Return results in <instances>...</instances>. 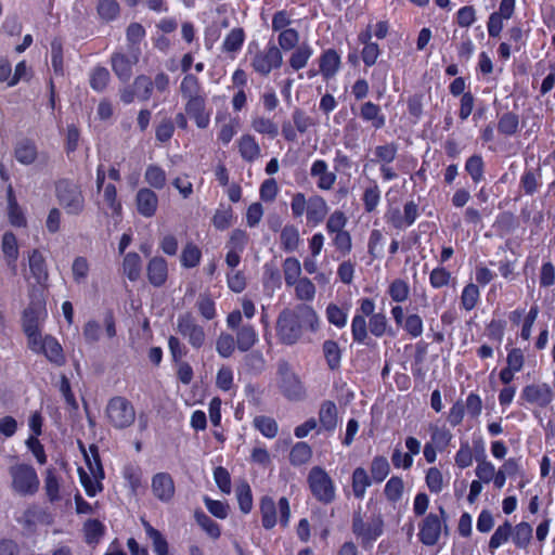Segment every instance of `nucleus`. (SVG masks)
<instances>
[{
	"label": "nucleus",
	"mask_w": 555,
	"mask_h": 555,
	"mask_svg": "<svg viewBox=\"0 0 555 555\" xmlns=\"http://www.w3.org/2000/svg\"><path fill=\"white\" fill-rule=\"evenodd\" d=\"M109 81V72L102 66L95 67L90 75V86L93 90L103 91Z\"/></svg>",
	"instance_id": "4d7b16f0"
},
{
	"label": "nucleus",
	"mask_w": 555,
	"mask_h": 555,
	"mask_svg": "<svg viewBox=\"0 0 555 555\" xmlns=\"http://www.w3.org/2000/svg\"><path fill=\"white\" fill-rule=\"evenodd\" d=\"M312 495L323 504H331L336 498V488L331 476L320 466H313L307 477Z\"/></svg>",
	"instance_id": "6e6552de"
},
{
	"label": "nucleus",
	"mask_w": 555,
	"mask_h": 555,
	"mask_svg": "<svg viewBox=\"0 0 555 555\" xmlns=\"http://www.w3.org/2000/svg\"><path fill=\"white\" fill-rule=\"evenodd\" d=\"M39 353H43L51 363L57 366H62L66 362L62 346L49 335L43 337V345H41Z\"/></svg>",
	"instance_id": "412c9836"
},
{
	"label": "nucleus",
	"mask_w": 555,
	"mask_h": 555,
	"mask_svg": "<svg viewBox=\"0 0 555 555\" xmlns=\"http://www.w3.org/2000/svg\"><path fill=\"white\" fill-rule=\"evenodd\" d=\"M310 175L317 179V186L323 191H330L334 188L337 176L335 171H330L325 160H315L311 168Z\"/></svg>",
	"instance_id": "dca6fc26"
},
{
	"label": "nucleus",
	"mask_w": 555,
	"mask_h": 555,
	"mask_svg": "<svg viewBox=\"0 0 555 555\" xmlns=\"http://www.w3.org/2000/svg\"><path fill=\"white\" fill-rule=\"evenodd\" d=\"M12 479V490L20 495H33L39 489V478L35 468L28 464L20 463L9 469Z\"/></svg>",
	"instance_id": "0eeeda50"
},
{
	"label": "nucleus",
	"mask_w": 555,
	"mask_h": 555,
	"mask_svg": "<svg viewBox=\"0 0 555 555\" xmlns=\"http://www.w3.org/2000/svg\"><path fill=\"white\" fill-rule=\"evenodd\" d=\"M519 125L518 116L514 113H505L501 116L498 130L505 135H513L517 132Z\"/></svg>",
	"instance_id": "13d9d810"
},
{
	"label": "nucleus",
	"mask_w": 555,
	"mask_h": 555,
	"mask_svg": "<svg viewBox=\"0 0 555 555\" xmlns=\"http://www.w3.org/2000/svg\"><path fill=\"white\" fill-rule=\"evenodd\" d=\"M533 529L528 522H520L512 527V539L517 547L525 548L532 539Z\"/></svg>",
	"instance_id": "f704fd0d"
},
{
	"label": "nucleus",
	"mask_w": 555,
	"mask_h": 555,
	"mask_svg": "<svg viewBox=\"0 0 555 555\" xmlns=\"http://www.w3.org/2000/svg\"><path fill=\"white\" fill-rule=\"evenodd\" d=\"M404 489V483L401 477H391L384 489L386 499L390 502H397L401 499Z\"/></svg>",
	"instance_id": "864d4df0"
},
{
	"label": "nucleus",
	"mask_w": 555,
	"mask_h": 555,
	"mask_svg": "<svg viewBox=\"0 0 555 555\" xmlns=\"http://www.w3.org/2000/svg\"><path fill=\"white\" fill-rule=\"evenodd\" d=\"M135 206L138 212L141 216L151 218L156 214L158 207V196L153 190L149 188H142L137 192Z\"/></svg>",
	"instance_id": "a211bd4d"
},
{
	"label": "nucleus",
	"mask_w": 555,
	"mask_h": 555,
	"mask_svg": "<svg viewBox=\"0 0 555 555\" xmlns=\"http://www.w3.org/2000/svg\"><path fill=\"white\" fill-rule=\"evenodd\" d=\"M512 538V525L509 521H505L503 525L499 526L489 541V548L491 551L496 550L503 543L507 542Z\"/></svg>",
	"instance_id": "49530a36"
},
{
	"label": "nucleus",
	"mask_w": 555,
	"mask_h": 555,
	"mask_svg": "<svg viewBox=\"0 0 555 555\" xmlns=\"http://www.w3.org/2000/svg\"><path fill=\"white\" fill-rule=\"evenodd\" d=\"M185 113L194 119L198 128L205 129L209 125L210 115L206 111L205 95L189 99L185 103Z\"/></svg>",
	"instance_id": "f3484780"
},
{
	"label": "nucleus",
	"mask_w": 555,
	"mask_h": 555,
	"mask_svg": "<svg viewBox=\"0 0 555 555\" xmlns=\"http://www.w3.org/2000/svg\"><path fill=\"white\" fill-rule=\"evenodd\" d=\"M374 157L370 160L371 163L384 165L390 164L395 160L398 146L396 143H387L384 145H377L374 151Z\"/></svg>",
	"instance_id": "72a5a7b5"
},
{
	"label": "nucleus",
	"mask_w": 555,
	"mask_h": 555,
	"mask_svg": "<svg viewBox=\"0 0 555 555\" xmlns=\"http://www.w3.org/2000/svg\"><path fill=\"white\" fill-rule=\"evenodd\" d=\"M149 282L155 287H162L168 278V263L160 256L153 257L146 266Z\"/></svg>",
	"instance_id": "aec40b11"
},
{
	"label": "nucleus",
	"mask_w": 555,
	"mask_h": 555,
	"mask_svg": "<svg viewBox=\"0 0 555 555\" xmlns=\"http://www.w3.org/2000/svg\"><path fill=\"white\" fill-rule=\"evenodd\" d=\"M153 494L162 502H169L175 495V482L168 473H158L152 478Z\"/></svg>",
	"instance_id": "6ab92c4d"
},
{
	"label": "nucleus",
	"mask_w": 555,
	"mask_h": 555,
	"mask_svg": "<svg viewBox=\"0 0 555 555\" xmlns=\"http://www.w3.org/2000/svg\"><path fill=\"white\" fill-rule=\"evenodd\" d=\"M8 198H9V219L10 222L15 227H24L26 225V219L21 207L17 205L12 186H9L8 190Z\"/></svg>",
	"instance_id": "de8ad7c7"
},
{
	"label": "nucleus",
	"mask_w": 555,
	"mask_h": 555,
	"mask_svg": "<svg viewBox=\"0 0 555 555\" xmlns=\"http://www.w3.org/2000/svg\"><path fill=\"white\" fill-rule=\"evenodd\" d=\"M201 257V249L195 244L188 243L181 253V264L184 268H194L199 263Z\"/></svg>",
	"instance_id": "09e8293b"
},
{
	"label": "nucleus",
	"mask_w": 555,
	"mask_h": 555,
	"mask_svg": "<svg viewBox=\"0 0 555 555\" xmlns=\"http://www.w3.org/2000/svg\"><path fill=\"white\" fill-rule=\"evenodd\" d=\"M372 477L369 476L363 467H357L352 473V492L357 499H363L366 489L372 485Z\"/></svg>",
	"instance_id": "cd10ccee"
},
{
	"label": "nucleus",
	"mask_w": 555,
	"mask_h": 555,
	"mask_svg": "<svg viewBox=\"0 0 555 555\" xmlns=\"http://www.w3.org/2000/svg\"><path fill=\"white\" fill-rule=\"evenodd\" d=\"M245 34L242 28L232 29L223 41V50L225 52H236L244 42Z\"/></svg>",
	"instance_id": "052dcab7"
},
{
	"label": "nucleus",
	"mask_w": 555,
	"mask_h": 555,
	"mask_svg": "<svg viewBox=\"0 0 555 555\" xmlns=\"http://www.w3.org/2000/svg\"><path fill=\"white\" fill-rule=\"evenodd\" d=\"M351 530L357 540L364 550L371 548L373 543L384 532V520L378 516L364 521L360 512H356L352 517Z\"/></svg>",
	"instance_id": "39448f33"
},
{
	"label": "nucleus",
	"mask_w": 555,
	"mask_h": 555,
	"mask_svg": "<svg viewBox=\"0 0 555 555\" xmlns=\"http://www.w3.org/2000/svg\"><path fill=\"white\" fill-rule=\"evenodd\" d=\"M323 353L331 370H336L339 367L341 351L336 341L325 340L323 343Z\"/></svg>",
	"instance_id": "58836bf2"
},
{
	"label": "nucleus",
	"mask_w": 555,
	"mask_h": 555,
	"mask_svg": "<svg viewBox=\"0 0 555 555\" xmlns=\"http://www.w3.org/2000/svg\"><path fill=\"white\" fill-rule=\"evenodd\" d=\"M520 398L530 404L545 408L552 402L554 391L546 383H534L522 389Z\"/></svg>",
	"instance_id": "f8f14e48"
},
{
	"label": "nucleus",
	"mask_w": 555,
	"mask_h": 555,
	"mask_svg": "<svg viewBox=\"0 0 555 555\" xmlns=\"http://www.w3.org/2000/svg\"><path fill=\"white\" fill-rule=\"evenodd\" d=\"M235 339L229 333H220L216 340V350L218 354L222 358H229L233 354L235 350Z\"/></svg>",
	"instance_id": "3c124183"
},
{
	"label": "nucleus",
	"mask_w": 555,
	"mask_h": 555,
	"mask_svg": "<svg viewBox=\"0 0 555 555\" xmlns=\"http://www.w3.org/2000/svg\"><path fill=\"white\" fill-rule=\"evenodd\" d=\"M259 509L261 514V524L264 529H272L276 522V505L271 496L264 495L261 498L259 503Z\"/></svg>",
	"instance_id": "b1692460"
},
{
	"label": "nucleus",
	"mask_w": 555,
	"mask_h": 555,
	"mask_svg": "<svg viewBox=\"0 0 555 555\" xmlns=\"http://www.w3.org/2000/svg\"><path fill=\"white\" fill-rule=\"evenodd\" d=\"M15 158L24 165L33 164L37 158L36 144L30 140H22L15 146Z\"/></svg>",
	"instance_id": "2f4dec72"
},
{
	"label": "nucleus",
	"mask_w": 555,
	"mask_h": 555,
	"mask_svg": "<svg viewBox=\"0 0 555 555\" xmlns=\"http://www.w3.org/2000/svg\"><path fill=\"white\" fill-rule=\"evenodd\" d=\"M319 421L325 430L332 431L336 428L338 422V411L336 404L333 401L327 400L321 404L319 411Z\"/></svg>",
	"instance_id": "5701e85b"
},
{
	"label": "nucleus",
	"mask_w": 555,
	"mask_h": 555,
	"mask_svg": "<svg viewBox=\"0 0 555 555\" xmlns=\"http://www.w3.org/2000/svg\"><path fill=\"white\" fill-rule=\"evenodd\" d=\"M177 332L195 349L204 346L206 333L191 312L182 313L177 320Z\"/></svg>",
	"instance_id": "1a4fd4ad"
},
{
	"label": "nucleus",
	"mask_w": 555,
	"mask_h": 555,
	"mask_svg": "<svg viewBox=\"0 0 555 555\" xmlns=\"http://www.w3.org/2000/svg\"><path fill=\"white\" fill-rule=\"evenodd\" d=\"M254 426L267 438H274L278 435L279 426L275 420L260 415L254 418Z\"/></svg>",
	"instance_id": "a18cd8bd"
},
{
	"label": "nucleus",
	"mask_w": 555,
	"mask_h": 555,
	"mask_svg": "<svg viewBox=\"0 0 555 555\" xmlns=\"http://www.w3.org/2000/svg\"><path fill=\"white\" fill-rule=\"evenodd\" d=\"M55 196L59 205L68 216H79L85 211L86 199L79 184L61 180L55 185Z\"/></svg>",
	"instance_id": "7ed1b4c3"
},
{
	"label": "nucleus",
	"mask_w": 555,
	"mask_h": 555,
	"mask_svg": "<svg viewBox=\"0 0 555 555\" xmlns=\"http://www.w3.org/2000/svg\"><path fill=\"white\" fill-rule=\"evenodd\" d=\"M198 313L207 321L216 317V306L214 299L207 294H199L195 304Z\"/></svg>",
	"instance_id": "8fccbe9b"
},
{
	"label": "nucleus",
	"mask_w": 555,
	"mask_h": 555,
	"mask_svg": "<svg viewBox=\"0 0 555 555\" xmlns=\"http://www.w3.org/2000/svg\"><path fill=\"white\" fill-rule=\"evenodd\" d=\"M360 116L366 121H371L375 129H380L385 126V116L380 112V107L373 102L369 101L361 105Z\"/></svg>",
	"instance_id": "bb28decb"
},
{
	"label": "nucleus",
	"mask_w": 555,
	"mask_h": 555,
	"mask_svg": "<svg viewBox=\"0 0 555 555\" xmlns=\"http://www.w3.org/2000/svg\"><path fill=\"white\" fill-rule=\"evenodd\" d=\"M105 417L113 428L121 430L133 425L135 410L127 398L115 396L108 400L105 406Z\"/></svg>",
	"instance_id": "20e7f679"
},
{
	"label": "nucleus",
	"mask_w": 555,
	"mask_h": 555,
	"mask_svg": "<svg viewBox=\"0 0 555 555\" xmlns=\"http://www.w3.org/2000/svg\"><path fill=\"white\" fill-rule=\"evenodd\" d=\"M282 62L283 56L280 49L275 46H270L255 54L251 66L258 74L268 76L272 69L281 67Z\"/></svg>",
	"instance_id": "9d476101"
},
{
	"label": "nucleus",
	"mask_w": 555,
	"mask_h": 555,
	"mask_svg": "<svg viewBox=\"0 0 555 555\" xmlns=\"http://www.w3.org/2000/svg\"><path fill=\"white\" fill-rule=\"evenodd\" d=\"M141 51L139 48H130L129 54L116 52L111 57L113 72L122 80L128 81L132 76V67L139 62Z\"/></svg>",
	"instance_id": "9b49d317"
},
{
	"label": "nucleus",
	"mask_w": 555,
	"mask_h": 555,
	"mask_svg": "<svg viewBox=\"0 0 555 555\" xmlns=\"http://www.w3.org/2000/svg\"><path fill=\"white\" fill-rule=\"evenodd\" d=\"M104 534V526L96 519L88 520L85 524V535L88 544L98 543Z\"/></svg>",
	"instance_id": "0e129e2a"
},
{
	"label": "nucleus",
	"mask_w": 555,
	"mask_h": 555,
	"mask_svg": "<svg viewBox=\"0 0 555 555\" xmlns=\"http://www.w3.org/2000/svg\"><path fill=\"white\" fill-rule=\"evenodd\" d=\"M235 491L240 509L244 514H248L253 508V495L249 485L246 481H242L237 485Z\"/></svg>",
	"instance_id": "79ce46f5"
},
{
	"label": "nucleus",
	"mask_w": 555,
	"mask_h": 555,
	"mask_svg": "<svg viewBox=\"0 0 555 555\" xmlns=\"http://www.w3.org/2000/svg\"><path fill=\"white\" fill-rule=\"evenodd\" d=\"M478 298H479V288L477 287V285H475L473 283L467 284L464 287L462 295H461V305L465 310L470 311L475 308V306L478 301Z\"/></svg>",
	"instance_id": "680f3d73"
},
{
	"label": "nucleus",
	"mask_w": 555,
	"mask_h": 555,
	"mask_svg": "<svg viewBox=\"0 0 555 555\" xmlns=\"http://www.w3.org/2000/svg\"><path fill=\"white\" fill-rule=\"evenodd\" d=\"M294 286L298 299L310 301L314 298L315 286L308 278H301Z\"/></svg>",
	"instance_id": "bf43d9fd"
},
{
	"label": "nucleus",
	"mask_w": 555,
	"mask_h": 555,
	"mask_svg": "<svg viewBox=\"0 0 555 555\" xmlns=\"http://www.w3.org/2000/svg\"><path fill=\"white\" fill-rule=\"evenodd\" d=\"M380 201V191L376 183L367 188L363 193V204L366 212H372L376 209Z\"/></svg>",
	"instance_id": "338daca9"
},
{
	"label": "nucleus",
	"mask_w": 555,
	"mask_h": 555,
	"mask_svg": "<svg viewBox=\"0 0 555 555\" xmlns=\"http://www.w3.org/2000/svg\"><path fill=\"white\" fill-rule=\"evenodd\" d=\"M44 490L50 502L60 500V482L53 468H48L44 478Z\"/></svg>",
	"instance_id": "603ef678"
},
{
	"label": "nucleus",
	"mask_w": 555,
	"mask_h": 555,
	"mask_svg": "<svg viewBox=\"0 0 555 555\" xmlns=\"http://www.w3.org/2000/svg\"><path fill=\"white\" fill-rule=\"evenodd\" d=\"M144 179L149 185L157 190L166 185V172L157 165L147 166Z\"/></svg>",
	"instance_id": "ea45409f"
},
{
	"label": "nucleus",
	"mask_w": 555,
	"mask_h": 555,
	"mask_svg": "<svg viewBox=\"0 0 555 555\" xmlns=\"http://www.w3.org/2000/svg\"><path fill=\"white\" fill-rule=\"evenodd\" d=\"M180 92L184 100L203 96L202 86L196 76L186 74L180 83Z\"/></svg>",
	"instance_id": "473e14b6"
},
{
	"label": "nucleus",
	"mask_w": 555,
	"mask_h": 555,
	"mask_svg": "<svg viewBox=\"0 0 555 555\" xmlns=\"http://www.w3.org/2000/svg\"><path fill=\"white\" fill-rule=\"evenodd\" d=\"M311 55L312 49L310 48V46L307 43H302L293 52L289 59L291 67L295 70L304 68L307 65Z\"/></svg>",
	"instance_id": "a19ab883"
},
{
	"label": "nucleus",
	"mask_w": 555,
	"mask_h": 555,
	"mask_svg": "<svg viewBox=\"0 0 555 555\" xmlns=\"http://www.w3.org/2000/svg\"><path fill=\"white\" fill-rule=\"evenodd\" d=\"M284 280L287 286H294L300 280L301 266L297 258L288 257L283 262Z\"/></svg>",
	"instance_id": "e433bc0d"
},
{
	"label": "nucleus",
	"mask_w": 555,
	"mask_h": 555,
	"mask_svg": "<svg viewBox=\"0 0 555 555\" xmlns=\"http://www.w3.org/2000/svg\"><path fill=\"white\" fill-rule=\"evenodd\" d=\"M410 287L405 281L401 279L395 280L389 286V295L393 301L402 302L408 299Z\"/></svg>",
	"instance_id": "69168bd1"
},
{
	"label": "nucleus",
	"mask_w": 555,
	"mask_h": 555,
	"mask_svg": "<svg viewBox=\"0 0 555 555\" xmlns=\"http://www.w3.org/2000/svg\"><path fill=\"white\" fill-rule=\"evenodd\" d=\"M2 251L7 258L8 264L16 272V260L18 258V246L16 237L13 233L7 232L2 236Z\"/></svg>",
	"instance_id": "c85d7f7f"
},
{
	"label": "nucleus",
	"mask_w": 555,
	"mask_h": 555,
	"mask_svg": "<svg viewBox=\"0 0 555 555\" xmlns=\"http://www.w3.org/2000/svg\"><path fill=\"white\" fill-rule=\"evenodd\" d=\"M120 12L119 4L116 0H100L98 4V13L100 17L106 22L115 20Z\"/></svg>",
	"instance_id": "6e6d98bb"
},
{
	"label": "nucleus",
	"mask_w": 555,
	"mask_h": 555,
	"mask_svg": "<svg viewBox=\"0 0 555 555\" xmlns=\"http://www.w3.org/2000/svg\"><path fill=\"white\" fill-rule=\"evenodd\" d=\"M292 214L295 218L301 217L306 212L307 223L317 225L325 219L328 214V205L321 195H311L306 198L304 193H295L291 202Z\"/></svg>",
	"instance_id": "f03ea898"
},
{
	"label": "nucleus",
	"mask_w": 555,
	"mask_h": 555,
	"mask_svg": "<svg viewBox=\"0 0 555 555\" xmlns=\"http://www.w3.org/2000/svg\"><path fill=\"white\" fill-rule=\"evenodd\" d=\"M237 144L238 152L244 160L251 163L259 158L261 150L251 134L242 135L237 141Z\"/></svg>",
	"instance_id": "393cba45"
},
{
	"label": "nucleus",
	"mask_w": 555,
	"mask_h": 555,
	"mask_svg": "<svg viewBox=\"0 0 555 555\" xmlns=\"http://www.w3.org/2000/svg\"><path fill=\"white\" fill-rule=\"evenodd\" d=\"M44 314V298L37 296V298H30V302L23 315V328L24 332H31L39 330V321Z\"/></svg>",
	"instance_id": "2eb2a0df"
},
{
	"label": "nucleus",
	"mask_w": 555,
	"mask_h": 555,
	"mask_svg": "<svg viewBox=\"0 0 555 555\" xmlns=\"http://www.w3.org/2000/svg\"><path fill=\"white\" fill-rule=\"evenodd\" d=\"M312 456V450L306 442L296 443L289 453V461L293 465H302Z\"/></svg>",
	"instance_id": "c03bdc74"
},
{
	"label": "nucleus",
	"mask_w": 555,
	"mask_h": 555,
	"mask_svg": "<svg viewBox=\"0 0 555 555\" xmlns=\"http://www.w3.org/2000/svg\"><path fill=\"white\" fill-rule=\"evenodd\" d=\"M319 319L315 311L307 305H298L294 310H283L276 321V334L286 345L295 344L304 328L315 331Z\"/></svg>",
	"instance_id": "f257e3e1"
},
{
	"label": "nucleus",
	"mask_w": 555,
	"mask_h": 555,
	"mask_svg": "<svg viewBox=\"0 0 555 555\" xmlns=\"http://www.w3.org/2000/svg\"><path fill=\"white\" fill-rule=\"evenodd\" d=\"M280 243L281 247L287 253L297 250L300 243V234L298 229L293 224H286L281 230Z\"/></svg>",
	"instance_id": "c756f323"
},
{
	"label": "nucleus",
	"mask_w": 555,
	"mask_h": 555,
	"mask_svg": "<svg viewBox=\"0 0 555 555\" xmlns=\"http://www.w3.org/2000/svg\"><path fill=\"white\" fill-rule=\"evenodd\" d=\"M278 374L281 378V389L289 399H299L302 393V386L297 376L291 371L286 361L279 362Z\"/></svg>",
	"instance_id": "4468645a"
},
{
	"label": "nucleus",
	"mask_w": 555,
	"mask_h": 555,
	"mask_svg": "<svg viewBox=\"0 0 555 555\" xmlns=\"http://www.w3.org/2000/svg\"><path fill=\"white\" fill-rule=\"evenodd\" d=\"M370 472L373 481L377 483L384 481L390 473L388 460L383 455L375 456L372 460Z\"/></svg>",
	"instance_id": "c9c22d12"
},
{
	"label": "nucleus",
	"mask_w": 555,
	"mask_h": 555,
	"mask_svg": "<svg viewBox=\"0 0 555 555\" xmlns=\"http://www.w3.org/2000/svg\"><path fill=\"white\" fill-rule=\"evenodd\" d=\"M197 524L201 526V528L214 540H217L220 534L221 530L219 525L214 521L209 516H207L204 512L197 511L194 515Z\"/></svg>",
	"instance_id": "37998d69"
},
{
	"label": "nucleus",
	"mask_w": 555,
	"mask_h": 555,
	"mask_svg": "<svg viewBox=\"0 0 555 555\" xmlns=\"http://www.w3.org/2000/svg\"><path fill=\"white\" fill-rule=\"evenodd\" d=\"M340 64V57L338 53L333 50H326L320 57V70L325 78L333 77Z\"/></svg>",
	"instance_id": "7c9ffc66"
},
{
	"label": "nucleus",
	"mask_w": 555,
	"mask_h": 555,
	"mask_svg": "<svg viewBox=\"0 0 555 555\" xmlns=\"http://www.w3.org/2000/svg\"><path fill=\"white\" fill-rule=\"evenodd\" d=\"M133 88L137 95L142 101H146L151 98L153 92V82L150 77L140 75L134 79Z\"/></svg>",
	"instance_id": "e2e57ef3"
},
{
	"label": "nucleus",
	"mask_w": 555,
	"mask_h": 555,
	"mask_svg": "<svg viewBox=\"0 0 555 555\" xmlns=\"http://www.w3.org/2000/svg\"><path fill=\"white\" fill-rule=\"evenodd\" d=\"M251 128L260 133L266 134L270 138H275L279 133L278 125L270 118L263 116H257L251 120Z\"/></svg>",
	"instance_id": "4c0bfd02"
},
{
	"label": "nucleus",
	"mask_w": 555,
	"mask_h": 555,
	"mask_svg": "<svg viewBox=\"0 0 555 555\" xmlns=\"http://www.w3.org/2000/svg\"><path fill=\"white\" fill-rule=\"evenodd\" d=\"M483 168L485 165L480 155H473L466 160L465 170L475 183H478L483 179Z\"/></svg>",
	"instance_id": "5fc2aeb1"
},
{
	"label": "nucleus",
	"mask_w": 555,
	"mask_h": 555,
	"mask_svg": "<svg viewBox=\"0 0 555 555\" xmlns=\"http://www.w3.org/2000/svg\"><path fill=\"white\" fill-rule=\"evenodd\" d=\"M28 266L30 276L27 278V281L29 279L35 281L34 283L29 282L28 285L29 298L42 297L48 288L49 270L46 258L39 249H33L28 254Z\"/></svg>",
	"instance_id": "423d86ee"
},
{
	"label": "nucleus",
	"mask_w": 555,
	"mask_h": 555,
	"mask_svg": "<svg viewBox=\"0 0 555 555\" xmlns=\"http://www.w3.org/2000/svg\"><path fill=\"white\" fill-rule=\"evenodd\" d=\"M122 274L131 282H135L141 276L142 260L139 254L131 251L125 255L122 260Z\"/></svg>",
	"instance_id": "a878e982"
},
{
	"label": "nucleus",
	"mask_w": 555,
	"mask_h": 555,
	"mask_svg": "<svg viewBox=\"0 0 555 555\" xmlns=\"http://www.w3.org/2000/svg\"><path fill=\"white\" fill-rule=\"evenodd\" d=\"M351 332L353 340L363 343L367 337V324L363 315L357 314L351 322Z\"/></svg>",
	"instance_id": "774afa93"
},
{
	"label": "nucleus",
	"mask_w": 555,
	"mask_h": 555,
	"mask_svg": "<svg viewBox=\"0 0 555 555\" xmlns=\"http://www.w3.org/2000/svg\"><path fill=\"white\" fill-rule=\"evenodd\" d=\"M235 343L236 347L240 351L246 352L250 350L255 344L258 341V334L254 326L246 324L242 325L235 332Z\"/></svg>",
	"instance_id": "4be33fe9"
},
{
	"label": "nucleus",
	"mask_w": 555,
	"mask_h": 555,
	"mask_svg": "<svg viewBox=\"0 0 555 555\" xmlns=\"http://www.w3.org/2000/svg\"><path fill=\"white\" fill-rule=\"evenodd\" d=\"M420 541L426 546H434L438 543L441 529L442 520L436 514L429 513L418 525Z\"/></svg>",
	"instance_id": "ddd939ff"
}]
</instances>
